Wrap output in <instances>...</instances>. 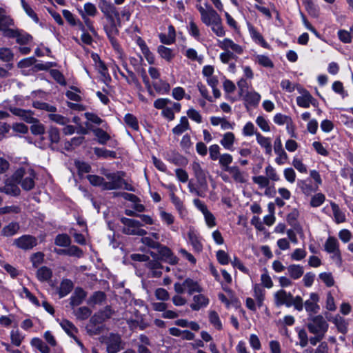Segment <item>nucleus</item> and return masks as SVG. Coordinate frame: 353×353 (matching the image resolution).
Here are the masks:
<instances>
[{
    "label": "nucleus",
    "instance_id": "37998d69",
    "mask_svg": "<svg viewBox=\"0 0 353 353\" xmlns=\"http://www.w3.org/2000/svg\"><path fill=\"white\" fill-rule=\"evenodd\" d=\"M30 343L41 353H50V347L39 338H33Z\"/></svg>",
    "mask_w": 353,
    "mask_h": 353
},
{
    "label": "nucleus",
    "instance_id": "58836bf2",
    "mask_svg": "<svg viewBox=\"0 0 353 353\" xmlns=\"http://www.w3.org/2000/svg\"><path fill=\"white\" fill-rule=\"evenodd\" d=\"M249 31L253 40L261 45L263 47L265 48H268L269 46L265 41L263 36L254 28L250 27L249 28Z\"/></svg>",
    "mask_w": 353,
    "mask_h": 353
},
{
    "label": "nucleus",
    "instance_id": "de8ad7c7",
    "mask_svg": "<svg viewBox=\"0 0 353 353\" xmlns=\"http://www.w3.org/2000/svg\"><path fill=\"white\" fill-rule=\"evenodd\" d=\"M60 325L61 327L65 331V332L71 336H74V334L77 332V327L68 320H63Z\"/></svg>",
    "mask_w": 353,
    "mask_h": 353
},
{
    "label": "nucleus",
    "instance_id": "4be33fe9",
    "mask_svg": "<svg viewBox=\"0 0 353 353\" xmlns=\"http://www.w3.org/2000/svg\"><path fill=\"white\" fill-rule=\"evenodd\" d=\"M190 243L192 245L194 252H201L203 250V245L199 239L198 234L193 230H190L188 233Z\"/></svg>",
    "mask_w": 353,
    "mask_h": 353
},
{
    "label": "nucleus",
    "instance_id": "5fc2aeb1",
    "mask_svg": "<svg viewBox=\"0 0 353 353\" xmlns=\"http://www.w3.org/2000/svg\"><path fill=\"white\" fill-rule=\"evenodd\" d=\"M255 61L263 67L272 68L274 67V63L272 60L265 55L259 54L255 57Z\"/></svg>",
    "mask_w": 353,
    "mask_h": 353
},
{
    "label": "nucleus",
    "instance_id": "72a5a7b5",
    "mask_svg": "<svg viewBox=\"0 0 353 353\" xmlns=\"http://www.w3.org/2000/svg\"><path fill=\"white\" fill-rule=\"evenodd\" d=\"M330 205H331V208H332L336 223H341L345 222V215L341 210L339 206L334 202H331Z\"/></svg>",
    "mask_w": 353,
    "mask_h": 353
},
{
    "label": "nucleus",
    "instance_id": "3c124183",
    "mask_svg": "<svg viewBox=\"0 0 353 353\" xmlns=\"http://www.w3.org/2000/svg\"><path fill=\"white\" fill-rule=\"evenodd\" d=\"M333 323L336 326L339 332L345 334L347 331V323L345 321L344 319H343L340 316H336L333 320Z\"/></svg>",
    "mask_w": 353,
    "mask_h": 353
},
{
    "label": "nucleus",
    "instance_id": "a878e982",
    "mask_svg": "<svg viewBox=\"0 0 353 353\" xmlns=\"http://www.w3.org/2000/svg\"><path fill=\"white\" fill-rule=\"evenodd\" d=\"M289 276L294 279L297 280L300 279L304 273L303 268L300 265L292 264L287 268Z\"/></svg>",
    "mask_w": 353,
    "mask_h": 353
},
{
    "label": "nucleus",
    "instance_id": "13d9d810",
    "mask_svg": "<svg viewBox=\"0 0 353 353\" xmlns=\"http://www.w3.org/2000/svg\"><path fill=\"white\" fill-rule=\"evenodd\" d=\"M48 137L52 143H57L60 141V132L57 128L51 126L48 131Z\"/></svg>",
    "mask_w": 353,
    "mask_h": 353
},
{
    "label": "nucleus",
    "instance_id": "a19ab883",
    "mask_svg": "<svg viewBox=\"0 0 353 353\" xmlns=\"http://www.w3.org/2000/svg\"><path fill=\"white\" fill-rule=\"evenodd\" d=\"M232 156L228 153L221 154L219 159V165L225 172L228 168H231L232 166H230V164L232 163Z\"/></svg>",
    "mask_w": 353,
    "mask_h": 353
},
{
    "label": "nucleus",
    "instance_id": "5701e85b",
    "mask_svg": "<svg viewBox=\"0 0 353 353\" xmlns=\"http://www.w3.org/2000/svg\"><path fill=\"white\" fill-rule=\"evenodd\" d=\"M245 105L256 107L259 103L261 95L255 91L247 92L243 97Z\"/></svg>",
    "mask_w": 353,
    "mask_h": 353
},
{
    "label": "nucleus",
    "instance_id": "ddd939ff",
    "mask_svg": "<svg viewBox=\"0 0 353 353\" xmlns=\"http://www.w3.org/2000/svg\"><path fill=\"white\" fill-rule=\"evenodd\" d=\"M9 110L15 116L19 117L23 121L31 123L37 121V118L34 117V112L30 110H24L19 108H9Z\"/></svg>",
    "mask_w": 353,
    "mask_h": 353
},
{
    "label": "nucleus",
    "instance_id": "1a4fd4ad",
    "mask_svg": "<svg viewBox=\"0 0 353 353\" xmlns=\"http://www.w3.org/2000/svg\"><path fill=\"white\" fill-rule=\"evenodd\" d=\"M300 96L296 97V103L299 107L308 108L310 105L314 107L318 105L317 101L311 95V94L305 89L299 90Z\"/></svg>",
    "mask_w": 353,
    "mask_h": 353
},
{
    "label": "nucleus",
    "instance_id": "423d86ee",
    "mask_svg": "<svg viewBox=\"0 0 353 353\" xmlns=\"http://www.w3.org/2000/svg\"><path fill=\"white\" fill-rule=\"evenodd\" d=\"M196 7L201 14V21L207 26H210L221 18L213 8H209L208 10H205L201 5H196Z\"/></svg>",
    "mask_w": 353,
    "mask_h": 353
},
{
    "label": "nucleus",
    "instance_id": "e433bc0d",
    "mask_svg": "<svg viewBox=\"0 0 353 353\" xmlns=\"http://www.w3.org/2000/svg\"><path fill=\"white\" fill-rule=\"evenodd\" d=\"M99 8L108 19V17H110V14L112 12V10H114L115 7L106 0H99Z\"/></svg>",
    "mask_w": 353,
    "mask_h": 353
},
{
    "label": "nucleus",
    "instance_id": "bb28decb",
    "mask_svg": "<svg viewBox=\"0 0 353 353\" xmlns=\"http://www.w3.org/2000/svg\"><path fill=\"white\" fill-rule=\"evenodd\" d=\"M256 139L261 147L265 148L266 154L270 155L272 150L271 139L263 136L261 133L256 134Z\"/></svg>",
    "mask_w": 353,
    "mask_h": 353
},
{
    "label": "nucleus",
    "instance_id": "20e7f679",
    "mask_svg": "<svg viewBox=\"0 0 353 353\" xmlns=\"http://www.w3.org/2000/svg\"><path fill=\"white\" fill-rule=\"evenodd\" d=\"M307 327L311 334L325 336L328 330L329 324L323 316L317 315L309 319Z\"/></svg>",
    "mask_w": 353,
    "mask_h": 353
},
{
    "label": "nucleus",
    "instance_id": "c85d7f7f",
    "mask_svg": "<svg viewBox=\"0 0 353 353\" xmlns=\"http://www.w3.org/2000/svg\"><path fill=\"white\" fill-rule=\"evenodd\" d=\"M188 130H190L188 119L183 116L180 118V123L172 129V133L175 135H180Z\"/></svg>",
    "mask_w": 353,
    "mask_h": 353
},
{
    "label": "nucleus",
    "instance_id": "dca6fc26",
    "mask_svg": "<svg viewBox=\"0 0 353 353\" xmlns=\"http://www.w3.org/2000/svg\"><path fill=\"white\" fill-rule=\"evenodd\" d=\"M319 301V296L318 294L312 292L310 294V299L305 301L304 306L305 310L307 312L316 314L320 310V307L318 305Z\"/></svg>",
    "mask_w": 353,
    "mask_h": 353
},
{
    "label": "nucleus",
    "instance_id": "393cba45",
    "mask_svg": "<svg viewBox=\"0 0 353 353\" xmlns=\"http://www.w3.org/2000/svg\"><path fill=\"white\" fill-rule=\"evenodd\" d=\"M183 285L190 295L195 292L200 293L203 291V288L200 286L199 283L190 278L186 279L183 281Z\"/></svg>",
    "mask_w": 353,
    "mask_h": 353
},
{
    "label": "nucleus",
    "instance_id": "2eb2a0df",
    "mask_svg": "<svg viewBox=\"0 0 353 353\" xmlns=\"http://www.w3.org/2000/svg\"><path fill=\"white\" fill-rule=\"evenodd\" d=\"M274 150L277 154V157L275 159V162L278 165H283L288 160V157L287 153L283 148L282 143L279 137L276 138L274 143Z\"/></svg>",
    "mask_w": 353,
    "mask_h": 353
},
{
    "label": "nucleus",
    "instance_id": "412c9836",
    "mask_svg": "<svg viewBox=\"0 0 353 353\" xmlns=\"http://www.w3.org/2000/svg\"><path fill=\"white\" fill-rule=\"evenodd\" d=\"M209 302V299L203 294L194 295L193 296V303L190 304V307L194 311H198L201 308L206 307Z\"/></svg>",
    "mask_w": 353,
    "mask_h": 353
},
{
    "label": "nucleus",
    "instance_id": "c9c22d12",
    "mask_svg": "<svg viewBox=\"0 0 353 353\" xmlns=\"http://www.w3.org/2000/svg\"><path fill=\"white\" fill-rule=\"evenodd\" d=\"M19 228L18 223L11 222L3 228L1 232L3 236H12L18 232Z\"/></svg>",
    "mask_w": 353,
    "mask_h": 353
},
{
    "label": "nucleus",
    "instance_id": "69168bd1",
    "mask_svg": "<svg viewBox=\"0 0 353 353\" xmlns=\"http://www.w3.org/2000/svg\"><path fill=\"white\" fill-rule=\"evenodd\" d=\"M14 25V21L9 16L0 14V31Z\"/></svg>",
    "mask_w": 353,
    "mask_h": 353
},
{
    "label": "nucleus",
    "instance_id": "e2e57ef3",
    "mask_svg": "<svg viewBox=\"0 0 353 353\" xmlns=\"http://www.w3.org/2000/svg\"><path fill=\"white\" fill-rule=\"evenodd\" d=\"M94 152L98 157L108 158L112 157L115 158L116 153L114 151H110L104 148H94Z\"/></svg>",
    "mask_w": 353,
    "mask_h": 353
},
{
    "label": "nucleus",
    "instance_id": "c03bdc74",
    "mask_svg": "<svg viewBox=\"0 0 353 353\" xmlns=\"http://www.w3.org/2000/svg\"><path fill=\"white\" fill-rule=\"evenodd\" d=\"M265 173L270 181L276 182L280 180V176L276 170L271 165H268L265 167Z\"/></svg>",
    "mask_w": 353,
    "mask_h": 353
},
{
    "label": "nucleus",
    "instance_id": "bf43d9fd",
    "mask_svg": "<svg viewBox=\"0 0 353 353\" xmlns=\"http://www.w3.org/2000/svg\"><path fill=\"white\" fill-rule=\"evenodd\" d=\"M124 121L127 125L134 130H139V123L137 118L132 114H127L124 117Z\"/></svg>",
    "mask_w": 353,
    "mask_h": 353
},
{
    "label": "nucleus",
    "instance_id": "f704fd0d",
    "mask_svg": "<svg viewBox=\"0 0 353 353\" xmlns=\"http://www.w3.org/2000/svg\"><path fill=\"white\" fill-rule=\"evenodd\" d=\"M153 87L158 93L161 94L168 93L170 90V84L162 79L153 82Z\"/></svg>",
    "mask_w": 353,
    "mask_h": 353
},
{
    "label": "nucleus",
    "instance_id": "6e6552de",
    "mask_svg": "<svg viewBox=\"0 0 353 353\" xmlns=\"http://www.w3.org/2000/svg\"><path fill=\"white\" fill-rule=\"evenodd\" d=\"M190 167L193 171L194 177L196 179L198 185L201 188L206 189L208 187L206 179L208 172L203 170L201 164L197 161L192 162Z\"/></svg>",
    "mask_w": 353,
    "mask_h": 353
},
{
    "label": "nucleus",
    "instance_id": "f257e3e1",
    "mask_svg": "<svg viewBox=\"0 0 353 353\" xmlns=\"http://www.w3.org/2000/svg\"><path fill=\"white\" fill-rule=\"evenodd\" d=\"M100 172L109 181H105L104 178L97 175H88L87 176L89 182L94 186H100L103 190H118L121 182V178L118 174L110 172L105 168H102Z\"/></svg>",
    "mask_w": 353,
    "mask_h": 353
},
{
    "label": "nucleus",
    "instance_id": "9d476101",
    "mask_svg": "<svg viewBox=\"0 0 353 353\" xmlns=\"http://www.w3.org/2000/svg\"><path fill=\"white\" fill-rule=\"evenodd\" d=\"M292 294L290 292H287L284 290H279L274 294V304L276 307H280L283 305L287 307L292 306Z\"/></svg>",
    "mask_w": 353,
    "mask_h": 353
},
{
    "label": "nucleus",
    "instance_id": "680f3d73",
    "mask_svg": "<svg viewBox=\"0 0 353 353\" xmlns=\"http://www.w3.org/2000/svg\"><path fill=\"white\" fill-rule=\"evenodd\" d=\"M252 181L257 184L260 188H268L270 183L269 179L263 175L253 176Z\"/></svg>",
    "mask_w": 353,
    "mask_h": 353
},
{
    "label": "nucleus",
    "instance_id": "b1692460",
    "mask_svg": "<svg viewBox=\"0 0 353 353\" xmlns=\"http://www.w3.org/2000/svg\"><path fill=\"white\" fill-rule=\"evenodd\" d=\"M0 192H3L6 194L17 196L20 194V188L17 185V183H12L6 181L3 187L0 188Z\"/></svg>",
    "mask_w": 353,
    "mask_h": 353
},
{
    "label": "nucleus",
    "instance_id": "6e6d98bb",
    "mask_svg": "<svg viewBox=\"0 0 353 353\" xmlns=\"http://www.w3.org/2000/svg\"><path fill=\"white\" fill-rule=\"evenodd\" d=\"M158 52L160 56L167 61H170L174 56L171 49L163 46H160L158 48Z\"/></svg>",
    "mask_w": 353,
    "mask_h": 353
},
{
    "label": "nucleus",
    "instance_id": "8fccbe9b",
    "mask_svg": "<svg viewBox=\"0 0 353 353\" xmlns=\"http://www.w3.org/2000/svg\"><path fill=\"white\" fill-rule=\"evenodd\" d=\"M54 243L58 246L67 247L70 245L71 239L66 234H58L55 238Z\"/></svg>",
    "mask_w": 353,
    "mask_h": 353
},
{
    "label": "nucleus",
    "instance_id": "338daca9",
    "mask_svg": "<svg viewBox=\"0 0 353 353\" xmlns=\"http://www.w3.org/2000/svg\"><path fill=\"white\" fill-rule=\"evenodd\" d=\"M187 116L192 121L196 122L197 123H201L202 122V116L196 110L191 108L187 111Z\"/></svg>",
    "mask_w": 353,
    "mask_h": 353
},
{
    "label": "nucleus",
    "instance_id": "473e14b6",
    "mask_svg": "<svg viewBox=\"0 0 353 353\" xmlns=\"http://www.w3.org/2000/svg\"><path fill=\"white\" fill-rule=\"evenodd\" d=\"M92 132L97 138V142L99 144L105 145L110 139V136L101 128H94L92 130Z\"/></svg>",
    "mask_w": 353,
    "mask_h": 353
},
{
    "label": "nucleus",
    "instance_id": "79ce46f5",
    "mask_svg": "<svg viewBox=\"0 0 353 353\" xmlns=\"http://www.w3.org/2000/svg\"><path fill=\"white\" fill-rule=\"evenodd\" d=\"M32 106L39 110H45L46 112H48L49 114L52 112H57V107L54 105H52L48 103L41 102V101H34L32 103Z\"/></svg>",
    "mask_w": 353,
    "mask_h": 353
},
{
    "label": "nucleus",
    "instance_id": "774afa93",
    "mask_svg": "<svg viewBox=\"0 0 353 353\" xmlns=\"http://www.w3.org/2000/svg\"><path fill=\"white\" fill-rule=\"evenodd\" d=\"M32 39V37L23 32L22 30H19L17 33V36L16 37V41L17 43L23 45L28 43Z\"/></svg>",
    "mask_w": 353,
    "mask_h": 353
},
{
    "label": "nucleus",
    "instance_id": "4d7b16f0",
    "mask_svg": "<svg viewBox=\"0 0 353 353\" xmlns=\"http://www.w3.org/2000/svg\"><path fill=\"white\" fill-rule=\"evenodd\" d=\"M119 72V74L127 81L128 83L134 84L137 88L141 87V85L134 72H132V71L127 70L128 75H126L121 71Z\"/></svg>",
    "mask_w": 353,
    "mask_h": 353
},
{
    "label": "nucleus",
    "instance_id": "ea45409f",
    "mask_svg": "<svg viewBox=\"0 0 353 353\" xmlns=\"http://www.w3.org/2000/svg\"><path fill=\"white\" fill-rule=\"evenodd\" d=\"M74 314L77 319L79 320H85L89 318L92 314L91 310L85 306L80 307L74 311Z\"/></svg>",
    "mask_w": 353,
    "mask_h": 353
},
{
    "label": "nucleus",
    "instance_id": "49530a36",
    "mask_svg": "<svg viewBox=\"0 0 353 353\" xmlns=\"http://www.w3.org/2000/svg\"><path fill=\"white\" fill-rule=\"evenodd\" d=\"M49 119L61 125H65L70 122V119L65 117H63L61 114H56L55 112H52L48 114Z\"/></svg>",
    "mask_w": 353,
    "mask_h": 353
},
{
    "label": "nucleus",
    "instance_id": "c756f323",
    "mask_svg": "<svg viewBox=\"0 0 353 353\" xmlns=\"http://www.w3.org/2000/svg\"><path fill=\"white\" fill-rule=\"evenodd\" d=\"M37 277L41 282L48 281L52 276V272L50 268L42 266L37 271Z\"/></svg>",
    "mask_w": 353,
    "mask_h": 353
},
{
    "label": "nucleus",
    "instance_id": "4468645a",
    "mask_svg": "<svg viewBox=\"0 0 353 353\" xmlns=\"http://www.w3.org/2000/svg\"><path fill=\"white\" fill-rule=\"evenodd\" d=\"M160 259L167 261L170 264H176L178 258L174 255L171 250L162 244H159V247L157 248Z\"/></svg>",
    "mask_w": 353,
    "mask_h": 353
},
{
    "label": "nucleus",
    "instance_id": "f03ea898",
    "mask_svg": "<svg viewBox=\"0 0 353 353\" xmlns=\"http://www.w3.org/2000/svg\"><path fill=\"white\" fill-rule=\"evenodd\" d=\"M36 173L29 166L18 168L12 174L11 180L21 185L25 191H30L34 188Z\"/></svg>",
    "mask_w": 353,
    "mask_h": 353
},
{
    "label": "nucleus",
    "instance_id": "0e129e2a",
    "mask_svg": "<svg viewBox=\"0 0 353 353\" xmlns=\"http://www.w3.org/2000/svg\"><path fill=\"white\" fill-rule=\"evenodd\" d=\"M302 1L305 7L306 10L310 15L313 17L318 16V9L314 3L313 0H302Z\"/></svg>",
    "mask_w": 353,
    "mask_h": 353
},
{
    "label": "nucleus",
    "instance_id": "0eeeda50",
    "mask_svg": "<svg viewBox=\"0 0 353 353\" xmlns=\"http://www.w3.org/2000/svg\"><path fill=\"white\" fill-rule=\"evenodd\" d=\"M13 245L21 250H30L37 245V239L32 235L24 234L15 239Z\"/></svg>",
    "mask_w": 353,
    "mask_h": 353
},
{
    "label": "nucleus",
    "instance_id": "7c9ffc66",
    "mask_svg": "<svg viewBox=\"0 0 353 353\" xmlns=\"http://www.w3.org/2000/svg\"><path fill=\"white\" fill-rule=\"evenodd\" d=\"M253 292L258 307H262L265 299V290L259 284H255L253 287Z\"/></svg>",
    "mask_w": 353,
    "mask_h": 353
},
{
    "label": "nucleus",
    "instance_id": "7ed1b4c3",
    "mask_svg": "<svg viewBox=\"0 0 353 353\" xmlns=\"http://www.w3.org/2000/svg\"><path fill=\"white\" fill-rule=\"evenodd\" d=\"M120 221L123 225L122 232L126 235L143 236L147 234L146 230L141 228L143 225L138 220L121 217Z\"/></svg>",
    "mask_w": 353,
    "mask_h": 353
},
{
    "label": "nucleus",
    "instance_id": "6ab92c4d",
    "mask_svg": "<svg viewBox=\"0 0 353 353\" xmlns=\"http://www.w3.org/2000/svg\"><path fill=\"white\" fill-rule=\"evenodd\" d=\"M111 310L106 307L104 310L100 311L94 314L90 319V323L96 325L97 324L102 323L106 319L111 316Z\"/></svg>",
    "mask_w": 353,
    "mask_h": 353
},
{
    "label": "nucleus",
    "instance_id": "a211bd4d",
    "mask_svg": "<svg viewBox=\"0 0 353 353\" xmlns=\"http://www.w3.org/2000/svg\"><path fill=\"white\" fill-rule=\"evenodd\" d=\"M87 296V293L81 288H76L70 300L72 307L81 305Z\"/></svg>",
    "mask_w": 353,
    "mask_h": 353
},
{
    "label": "nucleus",
    "instance_id": "9b49d317",
    "mask_svg": "<svg viewBox=\"0 0 353 353\" xmlns=\"http://www.w3.org/2000/svg\"><path fill=\"white\" fill-rule=\"evenodd\" d=\"M218 46L223 50H230L234 52L235 55L242 54L243 52V48L235 43L232 39L225 38L222 41H218Z\"/></svg>",
    "mask_w": 353,
    "mask_h": 353
},
{
    "label": "nucleus",
    "instance_id": "f8f14e48",
    "mask_svg": "<svg viewBox=\"0 0 353 353\" xmlns=\"http://www.w3.org/2000/svg\"><path fill=\"white\" fill-rule=\"evenodd\" d=\"M121 339L119 335L110 334L105 341L108 353H117L123 347L121 346Z\"/></svg>",
    "mask_w": 353,
    "mask_h": 353
},
{
    "label": "nucleus",
    "instance_id": "603ef678",
    "mask_svg": "<svg viewBox=\"0 0 353 353\" xmlns=\"http://www.w3.org/2000/svg\"><path fill=\"white\" fill-rule=\"evenodd\" d=\"M139 46L147 61L150 64H153L154 63V57L153 54L150 51L147 45L142 41L139 43Z\"/></svg>",
    "mask_w": 353,
    "mask_h": 353
},
{
    "label": "nucleus",
    "instance_id": "aec40b11",
    "mask_svg": "<svg viewBox=\"0 0 353 353\" xmlns=\"http://www.w3.org/2000/svg\"><path fill=\"white\" fill-rule=\"evenodd\" d=\"M181 103L173 102L170 105V106H168L162 110L161 114L168 121H173L175 118L174 112H179L181 111Z\"/></svg>",
    "mask_w": 353,
    "mask_h": 353
},
{
    "label": "nucleus",
    "instance_id": "864d4df0",
    "mask_svg": "<svg viewBox=\"0 0 353 353\" xmlns=\"http://www.w3.org/2000/svg\"><path fill=\"white\" fill-rule=\"evenodd\" d=\"M105 299V295L103 292L98 291L94 292L90 297L88 303L90 305L101 304Z\"/></svg>",
    "mask_w": 353,
    "mask_h": 353
},
{
    "label": "nucleus",
    "instance_id": "09e8293b",
    "mask_svg": "<svg viewBox=\"0 0 353 353\" xmlns=\"http://www.w3.org/2000/svg\"><path fill=\"white\" fill-rule=\"evenodd\" d=\"M212 32L218 37H223L225 34V30L222 25V19L220 18L212 25H210Z\"/></svg>",
    "mask_w": 353,
    "mask_h": 353
},
{
    "label": "nucleus",
    "instance_id": "052dcab7",
    "mask_svg": "<svg viewBox=\"0 0 353 353\" xmlns=\"http://www.w3.org/2000/svg\"><path fill=\"white\" fill-rule=\"evenodd\" d=\"M209 321L215 328L219 330L222 329V323L220 321L219 314L215 311H210L209 313Z\"/></svg>",
    "mask_w": 353,
    "mask_h": 353
},
{
    "label": "nucleus",
    "instance_id": "39448f33",
    "mask_svg": "<svg viewBox=\"0 0 353 353\" xmlns=\"http://www.w3.org/2000/svg\"><path fill=\"white\" fill-rule=\"evenodd\" d=\"M325 250L332 254V259L339 265L341 264L342 257L339 250V243L337 239L333 236H330L325 241L324 245Z\"/></svg>",
    "mask_w": 353,
    "mask_h": 353
},
{
    "label": "nucleus",
    "instance_id": "cd10ccee",
    "mask_svg": "<svg viewBox=\"0 0 353 353\" xmlns=\"http://www.w3.org/2000/svg\"><path fill=\"white\" fill-rule=\"evenodd\" d=\"M235 141V136L233 132H228L223 135L220 141L221 145L226 150H232Z\"/></svg>",
    "mask_w": 353,
    "mask_h": 353
},
{
    "label": "nucleus",
    "instance_id": "a18cd8bd",
    "mask_svg": "<svg viewBox=\"0 0 353 353\" xmlns=\"http://www.w3.org/2000/svg\"><path fill=\"white\" fill-rule=\"evenodd\" d=\"M32 125L30 126V131L34 135H42L45 133L46 128L43 123L40 122V121L37 119V121H34L31 123Z\"/></svg>",
    "mask_w": 353,
    "mask_h": 353
},
{
    "label": "nucleus",
    "instance_id": "f3484780",
    "mask_svg": "<svg viewBox=\"0 0 353 353\" xmlns=\"http://www.w3.org/2000/svg\"><path fill=\"white\" fill-rule=\"evenodd\" d=\"M226 172L230 173L232 178L236 183H246L248 174L245 172L241 170L238 166H232L231 168H228Z\"/></svg>",
    "mask_w": 353,
    "mask_h": 353
},
{
    "label": "nucleus",
    "instance_id": "2f4dec72",
    "mask_svg": "<svg viewBox=\"0 0 353 353\" xmlns=\"http://www.w3.org/2000/svg\"><path fill=\"white\" fill-rule=\"evenodd\" d=\"M73 288L72 282L69 279H64L61 281L59 288V295L60 298L68 295Z\"/></svg>",
    "mask_w": 353,
    "mask_h": 353
},
{
    "label": "nucleus",
    "instance_id": "4c0bfd02",
    "mask_svg": "<svg viewBox=\"0 0 353 353\" xmlns=\"http://www.w3.org/2000/svg\"><path fill=\"white\" fill-rule=\"evenodd\" d=\"M14 53L9 48H0V60L7 63H12Z\"/></svg>",
    "mask_w": 353,
    "mask_h": 353
}]
</instances>
